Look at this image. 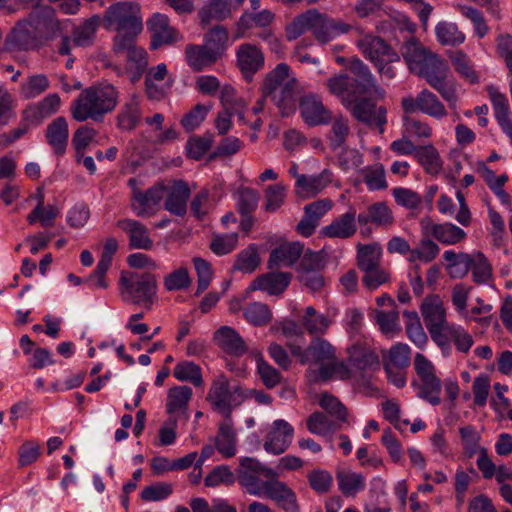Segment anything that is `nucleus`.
Listing matches in <instances>:
<instances>
[{
    "instance_id": "obj_1",
    "label": "nucleus",
    "mask_w": 512,
    "mask_h": 512,
    "mask_svg": "<svg viewBox=\"0 0 512 512\" xmlns=\"http://www.w3.org/2000/svg\"><path fill=\"white\" fill-rule=\"evenodd\" d=\"M69 20L58 18L55 8L50 5L31 11L20 19L5 37V45L11 50H34L60 38L56 51L62 56L71 53V40L66 32Z\"/></svg>"
},
{
    "instance_id": "obj_2",
    "label": "nucleus",
    "mask_w": 512,
    "mask_h": 512,
    "mask_svg": "<svg viewBox=\"0 0 512 512\" xmlns=\"http://www.w3.org/2000/svg\"><path fill=\"white\" fill-rule=\"evenodd\" d=\"M119 91L112 84L90 86L80 92L72 102L70 111L74 120L84 122L88 119L101 122L118 104Z\"/></svg>"
},
{
    "instance_id": "obj_3",
    "label": "nucleus",
    "mask_w": 512,
    "mask_h": 512,
    "mask_svg": "<svg viewBox=\"0 0 512 512\" xmlns=\"http://www.w3.org/2000/svg\"><path fill=\"white\" fill-rule=\"evenodd\" d=\"M120 295L123 301L143 305L149 310L157 293V279L151 273L121 272Z\"/></svg>"
},
{
    "instance_id": "obj_4",
    "label": "nucleus",
    "mask_w": 512,
    "mask_h": 512,
    "mask_svg": "<svg viewBox=\"0 0 512 512\" xmlns=\"http://www.w3.org/2000/svg\"><path fill=\"white\" fill-rule=\"evenodd\" d=\"M248 397L249 395L240 385H231L227 377L220 374L213 380L206 399L213 410L229 420L232 410L240 406Z\"/></svg>"
},
{
    "instance_id": "obj_5",
    "label": "nucleus",
    "mask_w": 512,
    "mask_h": 512,
    "mask_svg": "<svg viewBox=\"0 0 512 512\" xmlns=\"http://www.w3.org/2000/svg\"><path fill=\"white\" fill-rule=\"evenodd\" d=\"M424 78L451 107H455L458 100L454 83L446 81L448 66L438 56L431 54L413 71Z\"/></svg>"
},
{
    "instance_id": "obj_6",
    "label": "nucleus",
    "mask_w": 512,
    "mask_h": 512,
    "mask_svg": "<svg viewBox=\"0 0 512 512\" xmlns=\"http://www.w3.org/2000/svg\"><path fill=\"white\" fill-rule=\"evenodd\" d=\"M236 480L250 495L262 496L267 480L278 478V473L257 458L242 457L235 470Z\"/></svg>"
},
{
    "instance_id": "obj_7",
    "label": "nucleus",
    "mask_w": 512,
    "mask_h": 512,
    "mask_svg": "<svg viewBox=\"0 0 512 512\" xmlns=\"http://www.w3.org/2000/svg\"><path fill=\"white\" fill-rule=\"evenodd\" d=\"M103 21L106 29L117 32H122V30L142 31L143 29L140 6L134 2H117L109 6L105 11Z\"/></svg>"
},
{
    "instance_id": "obj_8",
    "label": "nucleus",
    "mask_w": 512,
    "mask_h": 512,
    "mask_svg": "<svg viewBox=\"0 0 512 512\" xmlns=\"http://www.w3.org/2000/svg\"><path fill=\"white\" fill-rule=\"evenodd\" d=\"M346 107L352 116L368 127H377L380 133L384 132L387 122V110L384 106H377L371 99L363 96H350L344 100Z\"/></svg>"
},
{
    "instance_id": "obj_9",
    "label": "nucleus",
    "mask_w": 512,
    "mask_h": 512,
    "mask_svg": "<svg viewBox=\"0 0 512 512\" xmlns=\"http://www.w3.org/2000/svg\"><path fill=\"white\" fill-rule=\"evenodd\" d=\"M423 321L436 344L446 343L443 332L450 326L446 320V310L439 295H427L421 306Z\"/></svg>"
},
{
    "instance_id": "obj_10",
    "label": "nucleus",
    "mask_w": 512,
    "mask_h": 512,
    "mask_svg": "<svg viewBox=\"0 0 512 512\" xmlns=\"http://www.w3.org/2000/svg\"><path fill=\"white\" fill-rule=\"evenodd\" d=\"M347 69L353 75L351 85L357 96L370 94L379 99L385 97V90L378 85L370 68L361 59L357 57L348 59Z\"/></svg>"
},
{
    "instance_id": "obj_11",
    "label": "nucleus",
    "mask_w": 512,
    "mask_h": 512,
    "mask_svg": "<svg viewBox=\"0 0 512 512\" xmlns=\"http://www.w3.org/2000/svg\"><path fill=\"white\" fill-rule=\"evenodd\" d=\"M401 106L403 111L409 114L419 111L436 119L447 115L444 104L428 89L421 90L416 97L402 98Z\"/></svg>"
},
{
    "instance_id": "obj_12",
    "label": "nucleus",
    "mask_w": 512,
    "mask_h": 512,
    "mask_svg": "<svg viewBox=\"0 0 512 512\" xmlns=\"http://www.w3.org/2000/svg\"><path fill=\"white\" fill-rule=\"evenodd\" d=\"M357 44L365 58L370 60L374 66L382 62L395 63L400 61L398 52L379 36L365 35L358 40Z\"/></svg>"
},
{
    "instance_id": "obj_13",
    "label": "nucleus",
    "mask_w": 512,
    "mask_h": 512,
    "mask_svg": "<svg viewBox=\"0 0 512 512\" xmlns=\"http://www.w3.org/2000/svg\"><path fill=\"white\" fill-rule=\"evenodd\" d=\"M264 54L254 44L243 43L236 51V65L247 82L253 80L254 75L264 67Z\"/></svg>"
},
{
    "instance_id": "obj_14",
    "label": "nucleus",
    "mask_w": 512,
    "mask_h": 512,
    "mask_svg": "<svg viewBox=\"0 0 512 512\" xmlns=\"http://www.w3.org/2000/svg\"><path fill=\"white\" fill-rule=\"evenodd\" d=\"M147 28L151 32V49H157L162 45H169L182 39L180 33L170 25L168 16L164 14H154L147 21Z\"/></svg>"
},
{
    "instance_id": "obj_15",
    "label": "nucleus",
    "mask_w": 512,
    "mask_h": 512,
    "mask_svg": "<svg viewBox=\"0 0 512 512\" xmlns=\"http://www.w3.org/2000/svg\"><path fill=\"white\" fill-rule=\"evenodd\" d=\"M263 495L275 502L285 512H300L296 493L278 478L267 480Z\"/></svg>"
},
{
    "instance_id": "obj_16",
    "label": "nucleus",
    "mask_w": 512,
    "mask_h": 512,
    "mask_svg": "<svg viewBox=\"0 0 512 512\" xmlns=\"http://www.w3.org/2000/svg\"><path fill=\"white\" fill-rule=\"evenodd\" d=\"M294 436V428L285 420L278 419L272 424V428L267 433L264 441V450L273 455L284 453Z\"/></svg>"
},
{
    "instance_id": "obj_17",
    "label": "nucleus",
    "mask_w": 512,
    "mask_h": 512,
    "mask_svg": "<svg viewBox=\"0 0 512 512\" xmlns=\"http://www.w3.org/2000/svg\"><path fill=\"white\" fill-rule=\"evenodd\" d=\"M301 116L309 126L328 124L332 120V114L321 99L316 95L309 94L300 99L299 103Z\"/></svg>"
},
{
    "instance_id": "obj_18",
    "label": "nucleus",
    "mask_w": 512,
    "mask_h": 512,
    "mask_svg": "<svg viewBox=\"0 0 512 512\" xmlns=\"http://www.w3.org/2000/svg\"><path fill=\"white\" fill-rule=\"evenodd\" d=\"M421 227L423 235H431L446 245L459 243L466 237L465 231L452 223L435 224L429 218H424Z\"/></svg>"
},
{
    "instance_id": "obj_19",
    "label": "nucleus",
    "mask_w": 512,
    "mask_h": 512,
    "mask_svg": "<svg viewBox=\"0 0 512 512\" xmlns=\"http://www.w3.org/2000/svg\"><path fill=\"white\" fill-rule=\"evenodd\" d=\"M117 227L128 234L129 246L133 249L150 250L153 247V241L150 238L148 228L141 222L134 219H120L116 223Z\"/></svg>"
},
{
    "instance_id": "obj_20",
    "label": "nucleus",
    "mask_w": 512,
    "mask_h": 512,
    "mask_svg": "<svg viewBox=\"0 0 512 512\" xmlns=\"http://www.w3.org/2000/svg\"><path fill=\"white\" fill-rule=\"evenodd\" d=\"M164 191L167 192L164 208L173 215L183 217L187 212V202L191 194L188 184L183 180H175Z\"/></svg>"
},
{
    "instance_id": "obj_21",
    "label": "nucleus",
    "mask_w": 512,
    "mask_h": 512,
    "mask_svg": "<svg viewBox=\"0 0 512 512\" xmlns=\"http://www.w3.org/2000/svg\"><path fill=\"white\" fill-rule=\"evenodd\" d=\"M60 103L58 94H49L41 101L27 106L23 111V119L31 124H40L59 110Z\"/></svg>"
},
{
    "instance_id": "obj_22",
    "label": "nucleus",
    "mask_w": 512,
    "mask_h": 512,
    "mask_svg": "<svg viewBox=\"0 0 512 512\" xmlns=\"http://www.w3.org/2000/svg\"><path fill=\"white\" fill-rule=\"evenodd\" d=\"M164 190V185H155L145 192L135 189L132 192V210L139 217L148 216L150 210L162 200Z\"/></svg>"
},
{
    "instance_id": "obj_23",
    "label": "nucleus",
    "mask_w": 512,
    "mask_h": 512,
    "mask_svg": "<svg viewBox=\"0 0 512 512\" xmlns=\"http://www.w3.org/2000/svg\"><path fill=\"white\" fill-rule=\"evenodd\" d=\"M487 92L493 105L494 116L502 131L512 141V121L510 119L509 102L505 94L501 93L497 87L490 85Z\"/></svg>"
},
{
    "instance_id": "obj_24",
    "label": "nucleus",
    "mask_w": 512,
    "mask_h": 512,
    "mask_svg": "<svg viewBox=\"0 0 512 512\" xmlns=\"http://www.w3.org/2000/svg\"><path fill=\"white\" fill-rule=\"evenodd\" d=\"M356 231V211L350 208L347 212L334 219L331 224L323 227L321 234L329 238L347 239L352 237Z\"/></svg>"
},
{
    "instance_id": "obj_25",
    "label": "nucleus",
    "mask_w": 512,
    "mask_h": 512,
    "mask_svg": "<svg viewBox=\"0 0 512 512\" xmlns=\"http://www.w3.org/2000/svg\"><path fill=\"white\" fill-rule=\"evenodd\" d=\"M303 251L304 245L300 242L281 244L271 251L267 267L269 269L281 266L291 267L300 259Z\"/></svg>"
},
{
    "instance_id": "obj_26",
    "label": "nucleus",
    "mask_w": 512,
    "mask_h": 512,
    "mask_svg": "<svg viewBox=\"0 0 512 512\" xmlns=\"http://www.w3.org/2000/svg\"><path fill=\"white\" fill-rule=\"evenodd\" d=\"M214 341L225 353L240 357L247 352V346L239 333L228 326H222L215 332Z\"/></svg>"
},
{
    "instance_id": "obj_27",
    "label": "nucleus",
    "mask_w": 512,
    "mask_h": 512,
    "mask_svg": "<svg viewBox=\"0 0 512 512\" xmlns=\"http://www.w3.org/2000/svg\"><path fill=\"white\" fill-rule=\"evenodd\" d=\"M332 177L333 173L329 169H324L318 175H297V193L302 198L313 197L332 182Z\"/></svg>"
},
{
    "instance_id": "obj_28",
    "label": "nucleus",
    "mask_w": 512,
    "mask_h": 512,
    "mask_svg": "<svg viewBox=\"0 0 512 512\" xmlns=\"http://www.w3.org/2000/svg\"><path fill=\"white\" fill-rule=\"evenodd\" d=\"M302 365L315 363L324 365L336 359V349L326 340L315 337L305 348Z\"/></svg>"
},
{
    "instance_id": "obj_29",
    "label": "nucleus",
    "mask_w": 512,
    "mask_h": 512,
    "mask_svg": "<svg viewBox=\"0 0 512 512\" xmlns=\"http://www.w3.org/2000/svg\"><path fill=\"white\" fill-rule=\"evenodd\" d=\"M47 143L52 147L56 155L66 152L69 138V128L65 117L59 116L47 125L45 131Z\"/></svg>"
},
{
    "instance_id": "obj_30",
    "label": "nucleus",
    "mask_w": 512,
    "mask_h": 512,
    "mask_svg": "<svg viewBox=\"0 0 512 512\" xmlns=\"http://www.w3.org/2000/svg\"><path fill=\"white\" fill-rule=\"evenodd\" d=\"M291 273L288 272H270L258 276L251 284V290H263L270 295L281 294L290 284Z\"/></svg>"
},
{
    "instance_id": "obj_31",
    "label": "nucleus",
    "mask_w": 512,
    "mask_h": 512,
    "mask_svg": "<svg viewBox=\"0 0 512 512\" xmlns=\"http://www.w3.org/2000/svg\"><path fill=\"white\" fill-rule=\"evenodd\" d=\"M141 119L142 111L139 99L136 94H133L121 106L116 116V125L122 131H132L140 124Z\"/></svg>"
},
{
    "instance_id": "obj_32",
    "label": "nucleus",
    "mask_w": 512,
    "mask_h": 512,
    "mask_svg": "<svg viewBox=\"0 0 512 512\" xmlns=\"http://www.w3.org/2000/svg\"><path fill=\"white\" fill-rule=\"evenodd\" d=\"M348 363L359 371L379 367L378 355L368 346L355 344L348 348Z\"/></svg>"
},
{
    "instance_id": "obj_33",
    "label": "nucleus",
    "mask_w": 512,
    "mask_h": 512,
    "mask_svg": "<svg viewBox=\"0 0 512 512\" xmlns=\"http://www.w3.org/2000/svg\"><path fill=\"white\" fill-rule=\"evenodd\" d=\"M297 86V80H289L281 90L268 96L282 116H289L296 110Z\"/></svg>"
},
{
    "instance_id": "obj_34",
    "label": "nucleus",
    "mask_w": 512,
    "mask_h": 512,
    "mask_svg": "<svg viewBox=\"0 0 512 512\" xmlns=\"http://www.w3.org/2000/svg\"><path fill=\"white\" fill-rule=\"evenodd\" d=\"M289 72L290 68L286 63L277 64L264 78L262 85L263 98H268L269 95L281 90L289 80H296L294 77H290Z\"/></svg>"
},
{
    "instance_id": "obj_35",
    "label": "nucleus",
    "mask_w": 512,
    "mask_h": 512,
    "mask_svg": "<svg viewBox=\"0 0 512 512\" xmlns=\"http://www.w3.org/2000/svg\"><path fill=\"white\" fill-rule=\"evenodd\" d=\"M100 17L93 15L92 17L84 20L80 25L72 30L70 37L71 45L78 47H87L93 44L96 36L97 28L100 25Z\"/></svg>"
},
{
    "instance_id": "obj_36",
    "label": "nucleus",
    "mask_w": 512,
    "mask_h": 512,
    "mask_svg": "<svg viewBox=\"0 0 512 512\" xmlns=\"http://www.w3.org/2000/svg\"><path fill=\"white\" fill-rule=\"evenodd\" d=\"M187 64L194 71H202L204 68L214 64L219 58L211 52L204 44H189L185 48Z\"/></svg>"
},
{
    "instance_id": "obj_37",
    "label": "nucleus",
    "mask_w": 512,
    "mask_h": 512,
    "mask_svg": "<svg viewBox=\"0 0 512 512\" xmlns=\"http://www.w3.org/2000/svg\"><path fill=\"white\" fill-rule=\"evenodd\" d=\"M415 159L430 175L436 176L443 169V161L437 149L432 145L418 146Z\"/></svg>"
},
{
    "instance_id": "obj_38",
    "label": "nucleus",
    "mask_w": 512,
    "mask_h": 512,
    "mask_svg": "<svg viewBox=\"0 0 512 512\" xmlns=\"http://www.w3.org/2000/svg\"><path fill=\"white\" fill-rule=\"evenodd\" d=\"M274 18V13L267 9L257 13H250L246 11L240 16L236 23L237 31L242 35L244 32L252 29L253 27H259L263 28L264 30H268L267 28L274 21Z\"/></svg>"
},
{
    "instance_id": "obj_39",
    "label": "nucleus",
    "mask_w": 512,
    "mask_h": 512,
    "mask_svg": "<svg viewBox=\"0 0 512 512\" xmlns=\"http://www.w3.org/2000/svg\"><path fill=\"white\" fill-rule=\"evenodd\" d=\"M198 16L202 27H206L212 20L223 21L231 16V8L227 0H210L208 5L202 7Z\"/></svg>"
},
{
    "instance_id": "obj_40",
    "label": "nucleus",
    "mask_w": 512,
    "mask_h": 512,
    "mask_svg": "<svg viewBox=\"0 0 512 512\" xmlns=\"http://www.w3.org/2000/svg\"><path fill=\"white\" fill-rule=\"evenodd\" d=\"M216 449L224 457L230 458L236 454V434L232 427L231 417L229 420L225 419L219 425L218 435L215 439Z\"/></svg>"
},
{
    "instance_id": "obj_41",
    "label": "nucleus",
    "mask_w": 512,
    "mask_h": 512,
    "mask_svg": "<svg viewBox=\"0 0 512 512\" xmlns=\"http://www.w3.org/2000/svg\"><path fill=\"white\" fill-rule=\"evenodd\" d=\"M446 343L437 344L441 348H448L453 342L457 351L462 353L469 352L474 340L472 336L461 326L450 325L443 332Z\"/></svg>"
},
{
    "instance_id": "obj_42",
    "label": "nucleus",
    "mask_w": 512,
    "mask_h": 512,
    "mask_svg": "<svg viewBox=\"0 0 512 512\" xmlns=\"http://www.w3.org/2000/svg\"><path fill=\"white\" fill-rule=\"evenodd\" d=\"M382 256V248L378 243L358 244L357 266L363 272L379 266Z\"/></svg>"
},
{
    "instance_id": "obj_43",
    "label": "nucleus",
    "mask_w": 512,
    "mask_h": 512,
    "mask_svg": "<svg viewBox=\"0 0 512 512\" xmlns=\"http://www.w3.org/2000/svg\"><path fill=\"white\" fill-rule=\"evenodd\" d=\"M318 20L317 10H308L307 12L295 17L285 29L286 38L288 41H293L299 38L307 31H312L313 24Z\"/></svg>"
},
{
    "instance_id": "obj_44",
    "label": "nucleus",
    "mask_w": 512,
    "mask_h": 512,
    "mask_svg": "<svg viewBox=\"0 0 512 512\" xmlns=\"http://www.w3.org/2000/svg\"><path fill=\"white\" fill-rule=\"evenodd\" d=\"M306 427L312 434L326 436L340 429V424L327 414L317 411L306 419Z\"/></svg>"
},
{
    "instance_id": "obj_45",
    "label": "nucleus",
    "mask_w": 512,
    "mask_h": 512,
    "mask_svg": "<svg viewBox=\"0 0 512 512\" xmlns=\"http://www.w3.org/2000/svg\"><path fill=\"white\" fill-rule=\"evenodd\" d=\"M339 490L346 497L355 496L366 488L365 477L350 471H339L336 475Z\"/></svg>"
},
{
    "instance_id": "obj_46",
    "label": "nucleus",
    "mask_w": 512,
    "mask_h": 512,
    "mask_svg": "<svg viewBox=\"0 0 512 512\" xmlns=\"http://www.w3.org/2000/svg\"><path fill=\"white\" fill-rule=\"evenodd\" d=\"M443 258L449 263L447 270L451 278H463L471 268L472 255L467 253L456 254L452 250H447Z\"/></svg>"
},
{
    "instance_id": "obj_47",
    "label": "nucleus",
    "mask_w": 512,
    "mask_h": 512,
    "mask_svg": "<svg viewBox=\"0 0 512 512\" xmlns=\"http://www.w3.org/2000/svg\"><path fill=\"white\" fill-rule=\"evenodd\" d=\"M330 323L331 321L326 315L318 313L312 306L306 308L302 317V325L311 335L325 334Z\"/></svg>"
},
{
    "instance_id": "obj_48",
    "label": "nucleus",
    "mask_w": 512,
    "mask_h": 512,
    "mask_svg": "<svg viewBox=\"0 0 512 512\" xmlns=\"http://www.w3.org/2000/svg\"><path fill=\"white\" fill-rule=\"evenodd\" d=\"M228 40V31L222 25L214 26L204 35V45L218 58L227 49Z\"/></svg>"
},
{
    "instance_id": "obj_49",
    "label": "nucleus",
    "mask_w": 512,
    "mask_h": 512,
    "mask_svg": "<svg viewBox=\"0 0 512 512\" xmlns=\"http://www.w3.org/2000/svg\"><path fill=\"white\" fill-rule=\"evenodd\" d=\"M401 54L411 71H416L418 65L431 54L415 38L411 37L403 44Z\"/></svg>"
},
{
    "instance_id": "obj_50",
    "label": "nucleus",
    "mask_w": 512,
    "mask_h": 512,
    "mask_svg": "<svg viewBox=\"0 0 512 512\" xmlns=\"http://www.w3.org/2000/svg\"><path fill=\"white\" fill-rule=\"evenodd\" d=\"M192 394V389L186 385L170 388L167 395V412L172 414L176 411H185Z\"/></svg>"
},
{
    "instance_id": "obj_51",
    "label": "nucleus",
    "mask_w": 512,
    "mask_h": 512,
    "mask_svg": "<svg viewBox=\"0 0 512 512\" xmlns=\"http://www.w3.org/2000/svg\"><path fill=\"white\" fill-rule=\"evenodd\" d=\"M173 376L182 382H190L195 387L203 386L201 367L191 361H181L176 364Z\"/></svg>"
},
{
    "instance_id": "obj_52",
    "label": "nucleus",
    "mask_w": 512,
    "mask_h": 512,
    "mask_svg": "<svg viewBox=\"0 0 512 512\" xmlns=\"http://www.w3.org/2000/svg\"><path fill=\"white\" fill-rule=\"evenodd\" d=\"M437 40L442 45L457 46L465 41V34L455 23L442 21L435 27Z\"/></svg>"
},
{
    "instance_id": "obj_53",
    "label": "nucleus",
    "mask_w": 512,
    "mask_h": 512,
    "mask_svg": "<svg viewBox=\"0 0 512 512\" xmlns=\"http://www.w3.org/2000/svg\"><path fill=\"white\" fill-rule=\"evenodd\" d=\"M326 86L328 91L340 98L341 103L344 105V100L350 96H357V94L353 91V87L351 85V78L346 73H341L338 75H334L327 79Z\"/></svg>"
},
{
    "instance_id": "obj_54",
    "label": "nucleus",
    "mask_w": 512,
    "mask_h": 512,
    "mask_svg": "<svg viewBox=\"0 0 512 512\" xmlns=\"http://www.w3.org/2000/svg\"><path fill=\"white\" fill-rule=\"evenodd\" d=\"M472 279L476 284H486L492 278V266L483 253L472 255L471 268Z\"/></svg>"
},
{
    "instance_id": "obj_55",
    "label": "nucleus",
    "mask_w": 512,
    "mask_h": 512,
    "mask_svg": "<svg viewBox=\"0 0 512 512\" xmlns=\"http://www.w3.org/2000/svg\"><path fill=\"white\" fill-rule=\"evenodd\" d=\"M49 87V80L45 74H36L27 78L25 82L20 85V95L24 99H32L44 91H46Z\"/></svg>"
},
{
    "instance_id": "obj_56",
    "label": "nucleus",
    "mask_w": 512,
    "mask_h": 512,
    "mask_svg": "<svg viewBox=\"0 0 512 512\" xmlns=\"http://www.w3.org/2000/svg\"><path fill=\"white\" fill-rule=\"evenodd\" d=\"M361 174L370 191L383 190L388 186L384 166L380 163L365 167L361 170Z\"/></svg>"
},
{
    "instance_id": "obj_57",
    "label": "nucleus",
    "mask_w": 512,
    "mask_h": 512,
    "mask_svg": "<svg viewBox=\"0 0 512 512\" xmlns=\"http://www.w3.org/2000/svg\"><path fill=\"white\" fill-rule=\"evenodd\" d=\"M439 250L438 245L431 240L428 235H425V237L420 240L418 246L412 249L408 260L410 262L419 260L429 263L437 257Z\"/></svg>"
},
{
    "instance_id": "obj_58",
    "label": "nucleus",
    "mask_w": 512,
    "mask_h": 512,
    "mask_svg": "<svg viewBox=\"0 0 512 512\" xmlns=\"http://www.w3.org/2000/svg\"><path fill=\"white\" fill-rule=\"evenodd\" d=\"M212 104H196L190 111L183 115L180 120L182 127L191 132L195 130L207 117L212 109Z\"/></svg>"
},
{
    "instance_id": "obj_59",
    "label": "nucleus",
    "mask_w": 512,
    "mask_h": 512,
    "mask_svg": "<svg viewBox=\"0 0 512 512\" xmlns=\"http://www.w3.org/2000/svg\"><path fill=\"white\" fill-rule=\"evenodd\" d=\"M245 319L254 326H265L272 318L268 305L261 302L250 303L244 310Z\"/></svg>"
},
{
    "instance_id": "obj_60",
    "label": "nucleus",
    "mask_w": 512,
    "mask_h": 512,
    "mask_svg": "<svg viewBox=\"0 0 512 512\" xmlns=\"http://www.w3.org/2000/svg\"><path fill=\"white\" fill-rule=\"evenodd\" d=\"M259 264L260 258L257 246L255 244H251L237 255V259L233 267L234 269L245 273H252Z\"/></svg>"
},
{
    "instance_id": "obj_61",
    "label": "nucleus",
    "mask_w": 512,
    "mask_h": 512,
    "mask_svg": "<svg viewBox=\"0 0 512 512\" xmlns=\"http://www.w3.org/2000/svg\"><path fill=\"white\" fill-rule=\"evenodd\" d=\"M391 364L396 368H407L410 364V348L406 344L397 343L383 354V365Z\"/></svg>"
},
{
    "instance_id": "obj_62",
    "label": "nucleus",
    "mask_w": 512,
    "mask_h": 512,
    "mask_svg": "<svg viewBox=\"0 0 512 512\" xmlns=\"http://www.w3.org/2000/svg\"><path fill=\"white\" fill-rule=\"evenodd\" d=\"M421 386L418 393L420 398L425 399L432 405H438L441 402L440 392H441V380L436 375L420 379Z\"/></svg>"
},
{
    "instance_id": "obj_63",
    "label": "nucleus",
    "mask_w": 512,
    "mask_h": 512,
    "mask_svg": "<svg viewBox=\"0 0 512 512\" xmlns=\"http://www.w3.org/2000/svg\"><path fill=\"white\" fill-rule=\"evenodd\" d=\"M319 405L330 416L334 417L338 423L347 421L346 407L333 395L322 393L319 399Z\"/></svg>"
},
{
    "instance_id": "obj_64",
    "label": "nucleus",
    "mask_w": 512,
    "mask_h": 512,
    "mask_svg": "<svg viewBox=\"0 0 512 512\" xmlns=\"http://www.w3.org/2000/svg\"><path fill=\"white\" fill-rule=\"evenodd\" d=\"M369 219L377 227H388L394 222L392 211L385 202H377L369 205Z\"/></svg>"
}]
</instances>
